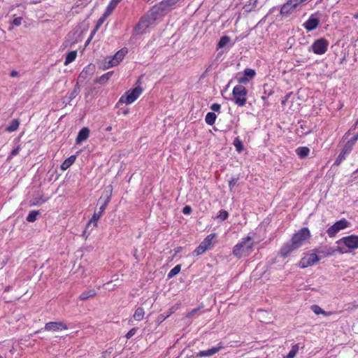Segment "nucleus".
I'll return each instance as SVG.
<instances>
[{"label": "nucleus", "mask_w": 358, "mask_h": 358, "mask_svg": "<svg viewBox=\"0 0 358 358\" xmlns=\"http://www.w3.org/2000/svg\"><path fill=\"white\" fill-rule=\"evenodd\" d=\"M38 2H40V1L34 0V1H33L32 3H37Z\"/></svg>", "instance_id": "nucleus-61"}, {"label": "nucleus", "mask_w": 358, "mask_h": 358, "mask_svg": "<svg viewBox=\"0 0 358 358\" xmlns=\"http://www.w3.org/2000/svg\"><path fill=\"white\" fill-rule=\"evenodd\" d=\"M230 41V38L227 36H224L220 38L218 42L217 46L220 48L224 47Z\"/></svg>", "instance_id": "nucleus-39"}, {"label": "nucleus", "mask_w": 358, "mask_h": 358, "mask_svg": "<svg viewBox=\"0 0 358 358\" xmlns=\"http://www.w3.org/2000/svg\"><path fill=\"white\" fill-rule=\"evenodd\" d=\"M180 265H176L174 266L168 273V278H171L176 275L180 271Z\"/></svg>", "instance_id": "nucleus-38"}, {"label": "nucleus", "mask_w": 358, "mask_h": 358, "mask_svg": "<svg viewBox=\"0 0 358 358\" xmlns=\"http://www.w3.org/2000/svg\"><path fill=\"white\" fill-rule=\"evenodd\" d=\"M355 18H358V14H356V15H355Z\"/></svg>", "instance_id": "nucleus-64"}, {"label": "nucleus", "mask_w": 358, "mask_h": 358, "mask_svg": "<svg viewBox=\"0 0 358 358\" xmlns=\"http://www.w3.org/2000/svg\"><path fill=\"white\" fill-rule=\"evenodd\" d=\"M294 8L292 6V5L289 4V3L287 1L285 4L282 5V6L280 8V14L282 15H289L293 10Z\"/></svg>", "instance_id": "nucleus-20"}, {"label": "nucleus", "mask_w": 358, "mask_h": 358, "mask_svg": "<svg viewBox=\"0 0 358 358\" xmlns=\"http://www.w3.org/2000/svg\"><path fill=\"white\" fill-rule=\"evenodd\" d=\"M228 217H229L228 212L225 210H221L219 212V214L217 217L218 219H220V220L224 221V220H226L228 218Z\"/></svg>", "instance_id": "nucleus-42"}, {"label": "nucleus", "mask_w": 358, "mask_h": 358, "mask_svg": "<svg viewBox=\"0 0 358 358\" xmlns=\"http://www.w3.org/2000/svg\"><path fill=\"white\" fill-rule=\"evenodd\" d=\"M236 182H237V179H236V178H232L231 180H230L229 181V189L231 192H232L233 188L236 185Z\"/></svg>", "instance_id": "nucleus-47"}, {"label": "nucleus", "mask_w": 358, "mask_h": 358, "mask_svg": "<svg viewBox=\"0 0 358 358\" xmlns=\"http://www.w3.org/2000/svg\"><path fill=\"white\" fill-rule=\"evenodd\" d=\"M350 223L345 218L336 222L327 230V234L331 238L334 237L341 230L345 229L350 226Z\"/></svg>", "instance_id": "nucleus-7"}, {"label": "nucleus", "mask_w": 358, "mask_h": 358, "mask_svg": "<svg viewBox=\"0 0 358 358\" xmlns=\"http://www.w3.org/2000/svg\"><path fill=\"white\" fill-rule=\"evenodd\" d=\"M91 40H90V38L86 41V45L89 44Z\"/></svg>", "instance_id": "nucleus-62"}, {"label": "nucleus", "mask_w": 358, "mask_h": 358, "mask_svg": "<svg viewBox=\"0 0 358 358\" xmlns=\"http://www.w3.org/2000/svg\"><path fill=\"white\" fill-rule=\"evenodd\" d=\"M80 92V88L78 83L74 86L72 92L67 96L68 101L70 102L75 99Z\"/></svg>", "instance_id": "nucleus-28"}, {"label": "nucleus", "mask_w": 358, "mask_h": 358, "mask_svg": "<svg viewBox=\"0 0 358 358\" xmlns=\"http://www.w3.org/2000/svg\"><path fill=\"white\" fill-rule=\"evenodd\" d=\"M316 252L322 254L324 256H331L334 254L335 250L332 248H318L316 249Z\"/></svg>", "instance_id": "nucleus-23"}, {"label": "nucleus", "mask_w": 358, "mask_h": 358, "mask_svg": "<svg viewBox=\"0 0 358 358\" xmlns=\"http://www.w3.org/2000/svg\"><path fill=\"white\" fill-rule=\"evenodd\" d=\"M321 16L322 14L319 11L311 14L309 19L303 23V27L308 31H310L315 29L320 24V17Z\"/></svg>", "instance_id": "nucleus-9"}, {"label": "nucleus", "mask_w": 358, "mask_h": 358, "mask_svg": "<svg viewBox=\"0 0 358 358\" xmlns=\"http://www.w3.org/2000/svg\"><path fill=\"white\" fill-rule=\"evenodd\" d=\"M45 330L50 331H57L67 329L66 324L62 322H50L45 324Z\"/></svg>", "instance_id": "nucleus-13"}, {"label": "nucleus", "mask_w": 358, "mask_h": 358, "mask_svg": "<svg viewBox=\"0 0 358 358\" xmlns=\"http://www.w3.org/2000/svg\"><path fill=\"white\" fill-rule=\"evenodd\" d=\"M122 0H110L109 4L108 5L105 13H106V15H110L113 11L115 10L117 4L121 2Z\"/></svg>", "instance_id": "nucleus-19"}, {"label": "nucleus", "mask_w": 358, "mask_h": 358, "mask_svg": "<svg viewBox=\"0 0 358 358\" xmlns=\"http://www.w3.org/2000/svg\"><path fill=\"white\" fill-rule=\"evenodd\" d=\"M255 74V70L252 69H245L244 71L245 76H246L249 80L253 78Z\"/></svg>", "instance_id": "nucleus-41"}, {"label": "nucleus", "mask_w": 358, "mask_h": 358, "mask_svg": "<svg viewBox=\"0 0 358 358\" xmlns=\"http://www.w3.org/2000/svg\"><path fill=\"white\" fill-rule=\"evenodd\" d=\"M127 52V51L124 49L119 50L113 57L109 58L107 67L117 66L123 59Z\"/></svg>", "instance_id": "nucleus-12"}, {"label": "nucleus", "mask_w": 358, "mask_h": 358, "mask_svg": "<svg viewBox=\"0 0 358 358\" xmlns=\"http://www.w3.org/2000/svg\"><path fill=\"white\" fill-rule=\"evenodd\" d=\"M18 75H19V73L15 70H13L10 73V76L12 78L17 77Z\"/></svg>", "instance_id": "nucleus-53"}, {"label": "nucleus", "mask_w": 358, "mask_h": 358, "mask_svg": "<svg viewBox=\"0 0 358 358\" xmlns=\"http://www.w3.org/2000/svg\"><path fill=\"white\" fill-rule=\"evenodd\" d=\"M216 237L215 234H210L207 236L206 238L203 241V244L206 245V246L210 248L213 245V240Z\"/></svg>", "instance_id": "nucleus-37"}, {"label": "nucleus", "mask_w": 358, "mask_h": 358, "mask_svg": "<svg viewBox=\"0 0 358 358\" xmlns=\"http://www.w3.org/2000/svg\"><path fill=\"white\" fill-rule=\"evenodd\" d=\"M40 214V212L38 210H31L26 220L29 222H34L36 221L37 216Z\"/></svg>", "instance_id": "nucleus-33"}, {"label": "nucleus", "mask_w": 358, "mask_h": 358, "mask_svg": "<svg viewBox=\"0 0 358 358\" xmlns=\"http://www.w3.org/2000/svg\"><path fill=\"white\" fill-rule=\"evenodd\" d=\"M90 135V129L87 127H83L78 132V134L76 137V143L80 144L82 142L86 141Z\"/></svg>", "instance_id": "nucleus-16"}, {"label": "nucleus", "mask_w": 358, "mask_h": 358, "mask_svg": "<svg viewBox=\"0 0 358 358\" xmlns=\"http://www.w3.org/2000/svg\"><path fill=\"white\" fill-rule=\"evenodd\" d=\"M97 31H95V29L92 31L91 34H90V40H92L94 35L95 34V33Z\"/></svg>", "instance_id": "nucleus-56"}, {"label": "nucleus", "mask_w": 358, "mask_h": 358, "mask_svg": "<svg viewBox=\"0 0 358 358\" xmlns=\"http://www.w3.org/2000/svg\"><path fill=\"white\" fill-rule=\"evenodd\" d=\"M253 245V242L250 236L243 238L242 241L237 243L233 248V255L238 258L243 255L249 253Z\"/></svg>", "instance_id": "nucleus-4"}, {"label": "nucleus", "mask_w": 358, "mask_h": 358, "mask_svg": "<svg viewBox=\"0 0 358 358\" xmlns=\"http://www.w3.org/2000/svg\"><path fill=\"white\" fill-rule=\"evenodd\" d=\"M288 96H289V95H287V96H285V100H282V104H284V103H285V101L287 100V99L288 98Z\"/></svg>", "instance_id": "nucleus-60"}, {"label": "nucleus", "mask_w": 358, "mask_h": 358, "mask_svg": "<svg viewBox=\"0 0 358 358\" xmlns=\"http://www.w3.org/2000/svg\"><path fill=\"white\" fill-rule=\"evenodd\" d=\"M357 140L358 133L354 136H352L345 144L350 146L351 148H352Z\"/></svg>", "instance_id": "nucleus-44"}, {"label": "nucleus", "mask_w": 358, "mask_h": 358, "mask_svg": "<svg viewBox=\"0 0 358 358\" xmlns=\"http://www.w3.org/2000/svg\"><path fill=\"white\" fill-rule=\"evenodd\" d=\"M247 94L248 91L244 86L241 85L235 86L232 91L234 102L238 106H245L247 100Z\"/></svg>", "instance_id": "nucleus-5"}, {"label": "nucleus", "mask_w": 358, "mask_h": 358, "mask_svg": "<svg viewBox=\"0 0 358 358\" xmlns=\"http://www.w3.org/2000/svg\"><path fill=\"white\" fill-rule=\"evenodd\" d=\"M248 81H249V79L246 76H243L241 78H239L238 83H245Z\"/></svg>", "instance_id": "nucleus-51"}, {"label": "nucleus", "mask_w": 358, "mask_h": 358, "mask_svg": "<svg viewBox=\"0 0 358 358\" xmlns=\"http://www.w3.org/2000/svg\"><path fill=\"white\" fill-rule=\"evenodd\" d=\"M22 18L19 17H15L13 21V24L15 26H20L22 23Z\"/></svg>", "instance_id": "nucleus-50"}, {"label": "nucleus", "mask_w": 358, "mask_h": 358, "mask_svg": "<svg viewBox=\"0 0 358 358\" xmlns=\"http://www.w3.org/2000/svg\"><path fill=\"white\" fill-rule=\"evenodd\" d=\"M96 294V292L93 289L85 290L79 296V299L81 301L86 300L90 297L94 296Z\"/></svg>", "instance_id": "nucleus-22"}, {"label": "nucleus", "mask_w": 358, "mask_h": 358, "mask_svg": "<svg viewBox=\"0 0 358 358\" xmlns=\"http://www.w3.org/2000/svg\"><path fill=\"white\" fill-rule=\"evenodd\" d=\"M108 16L109 15H106V13L104 12L103 15L99 19L97 22V24L95 27V31H97L99 29L100 26L104 22V21Z\"/></svg>", "instance_id": "nucleus-43"}, {"label": "nucleus", "mask_w": 358, "mask_h": 358, "mask_svg": "<svg viewBox=\"0 0 358 358\" xmlns=\"http://www.w3.org/2000/svg\"><path fill=\"white\" fill-rule=\"evenodd\" d=\"M223 348V345L222 343H219L217 346L213 347L210 349L206 350L199 351L196 354V357H211L218 352L221 349Z\"/></svg>", "instance_id": "nucleus-14"}, {"label": "nucleus", "mask_w": 358, "mask_h": 358, "mask_svg": "<svg viewBox=\"0 0 358 358\" xmlns=\"http://www.w3.org/2000/svg\"><path fill=\"white\" fill-rule=\"evenodd\" d=\"M209 248L206 246V245L203 244V241L199 244V245L195 249L194 253L196 255H200L204 253Z\"/></svg>", "instance_id": "nucleus-32"}, {"label": "nucleus", "mask_w": 358, "mask_h": 358, "mask_svg": "<svg viewBox=\"0 0 358 358\" xmlns=\"http://www.w3.org/2000/svg\"><path fill=\"white\" fill-rule=\"evenodd\" d=\"M310 237V232L307 227H303L296 232L291 240L285 243L280 250V255L285 257L291 252L301 247Z\"/></svg>", "instance_id": "nucleus-1"}, {"label": "nucleus", "mask_w": 358, "mask_h": 358, "mask_svg": "<svg viewBox=\"0 0 358 358\" xmlns=\"http://www.w3.org/2000/svg\"><path fill=\"white\" fill-rule=\"evenodd\" d=\"M337 244L343 243L347 248L351 250H355L358 248V236L350 235L341 238L340 240L336 241Z\"/></svg>", "instance_id": "nucleus-10"}, {"label": "nucleus", "mask_w": 358, "mask_h": 358, "mask_svg": "<svg viewBox=\"0 0 358 358\" xmlns=\"http://www.w3.org/2000/svg\"><path fill=\"white\" fill-rule=\"evenodd\" d=\"M198 311V309H193L190 313H188L187 317H191Z\"/></svg>", "instance_id": "nucleus-54"}, {"label": "nucleus", "mask_w": 358, "mask_h": 358, "mask_svg": "<svg viewBox=\"0 0 358 358\" xmlns=\"http://www.w3.org/2000/svg\"><path fill=\"white\" fill-rule=\"evenodd\" d=\"M358 173V169L353 173V175Z\"/></svg>", "instance_id": "nucleus-63"}, {"label": "nucleus", "mask_w": 358, "mask_h": 358, "mask_svg": "<svg viewBox=\"0 0 358 358\" xmlns=\"http://www.w3.org/2000/svg\"><path fill=\"white\" fill-rule=\"evenodd\" d=\"M136 328H132L131 329H130L126 335L127 338H131L136 334Z\"/></svg>", "instance_id": "nucleus-48"}, {"label": "nucleus", "mask_w": 358, "mask_h": 358, "mask_svg": "<svg viewBox=\"0 0 358 358\" xmlns=\"http://www.w3.org/2000/svg\"><path fill=\"white\" fill-rule=\"evenodd\" d=\"M329 42L324 38H320L314 41L310 49L316 55L324 54L328 48Z\"/></svg>", "instance_id": "nucleus-8"}, {"label": "nucleus", "mask_w": 358, "mask_h": 358, "mask_svg": "<svg viewBox=\"0 0 358 358\" xmlns=\"http://www.w3.org/2000/svg\"><path fill=\"white\" fill-rule=\"evenodd\" d=\"M156 20L153 13H148L143 16L134 29V34L142 35L146 32L147 29Z\"/></svg>", "instance_id": "nucleus-2"}, {"label": "nucleus", "mask_w": 358, "mask_h": 358, "mask_svg": "<svg viewBox=\"0 0 358 358\" xmlns=\"http://www.w3.org/2000/svg\"><path fill=\"white\" fill-rule=\"evenodd\" d=\"M143 88L137 86L134 89L127 91L119 100V103H123L127 105L134 103L142 94Z\"/></svg>", "instance_id": "nucleus-6"}, {"label": "nucleus", "mask_w": 358, "mask_h": 358, "mask_svg": "<svg viewBox=\"0 0 358 358\" xmlns=\"http://www.w3.org/2000/svg\"><path fill=\"white\" fill-rule=\"evenodd\" d=\"M20 121L17 119H13L6 128L7 132L11 133L18 129Z\"/></svg>", "instance_id": "nucleus-18"}, {"label": "nucleus", "mask_w": 358, "mask_h": 358, "mask_svg": "<svg viewBox=\"0 0 358 358\" xmlns=\"http://www.w3.org/2000/svg\"><path fill=\"white\" fill-rule=\"evenodd\" d=\"M221 106L219 103H215L210 106V109L215 112H220Z\"/></svg>", "instance_id": "nucleus-46"}, {"label": "nucleus", "mask_w": 358, "mask_h": 358, "mask_svg": "<svg viewBox=\"0 0 358 358\" xmlns=\"http://www.w3.org/2000/svg\"><path fill=\"white\" fill-rule=\"evenodd\" d=\"M192 212V208L189 206H185L183 208H182V213L185 214V215H189Z\"/></svg>", "instance_id": "nucleus-49"}, {"label": "nucleus", "mask_w": 358, "mask_h": 358, "mask_svg": "<svg viewBox=\"0 0 358 358\" xmlns=\"http://www.w3.org/2000/svg\"><path fill=\"white\" fill-rule=\"evenodd\" d=\"M309 152L310 149L308 147H299L296 149V153L301 159L306 157Z\"/></svg>", "instance_id": "nucleus-24"}, {"label": "nucleus", "mask_w": 358, "mask_h": 358, "mask_svg": "<svg viewBox=\"0 0 358 358\" xmlns=\"http://www.w3.org/2000/svg\"><path fill=\"white\" fill-rule=\"evenodd\" d=\"M113 73V71L104 73L96 80V82L101 85L105 84L110 79Z\"/></svg>", "instance_id": "nucleus-31"}, {"label": "nucleus", "mask_w": 358, "mask_h": 358, "mask_svg": "<svg viewBox=\"0 0 358 358\" xmlns=\"http://www.w3.org/2000/svg\"><path fill=\"white\" fill-rule=\"evenodd\" d=\"M217 115L213 112H209L206 114L205 117L206 123L208 125H213L215 124V122L216 120Z\"/></svg>", "instance_id": "nucleus-27"}, {"label": "nucleus", "mask_w": 358, "mask_h": 358, "mask_svg": "<svg viewBox=\"0 0 358 358\" xmlns=\"http://www.w3.org/2000/svg\"><path fill=\"white\" fill-rule=\"evenodd\" d=\"M298 350H299V347L297 345H293L291 350L287 354L286 358H294L296 356V355L298 352Z\"/></svg>", "instance_id": "nucleus-40"}, {"label": "nucleus", "mask_w": 358, "mask_h": 358, "mask_svg": "<svg viewBox=\"0 0 358 358\" xmlns=\"http://www.w3.org/2000/svg\"><path fill=\"white\" fill-rule=\"evenodd\" d=\"M48 200L47 198H45L43 196H41L39 197L34 198L31 200V206H39L42 203H44Z\"/></svg>", "instance_id": "nucleus-34"}, {"label": "nucleus", "mask_w": 358, "mask_h": 358, "mask_svg": "<svg viewBox=\"0 0 358 358\" xmlns=\"http://www.w3.org/2000/svg\"><path fill=\"white\" fill-rule=\"evenodd\" d=\"M76 159V157L75 155H71L66 159L61 164L62 170L65 171L69 169L75 162Z\"/></svg>", "instance_id": "nucleus-17"}, {"label": "nucleus", "mask_w": 358, "mask_h": 358, "mask_svg": "<svg viewBox=\"0 0 358 358\" xmlns=\"http://www.w3.org/2000/svg\"><path fill=\"white\" fill-rule=\"evenodd\" d=\"M233 145L236 148V150L238 152L241 153L243 151V145L238 137L235 138V139L234 140Z\"/></svg>", "instance_id": "nucleus-35"}, {"label": "nucleus", "mask_w": 358, "mask_h": 358, "mask_svg": "<svg viewBox=\"0 0 358 358\" xmlns=\"http://www.w3.org/2000/svg\"><path fill=\"white\" fill-rule=\"evenodd\" d=\"M180 0H163L160 5L163 8H172L175 6Z\"/></svg>", "instance_id": "nucleus-30"}, {"label": "nucleus", "mask_w": 358, "mask_h": 358, "mask_svg": "<svg viewBox=\"0 0 358 358\" xmlns=\"http://www.w3.org/2000/svg\"><path fill=\"white\" fill-rule=\"evenodd\" d=\"M306 0H289L288 2L295 9L300 3L306 1Z\"/></svg>", "instance_id": "nucleus-45"}, {"label": "nucleus", "mask_w": 358, "mask_h": 358, "mask_svg": "<svg viewBox=\"0 0 358 358\" xmlns=\"http://www.w3.org/2000/svg\"><path fill=\"white\" fill-rule=\"evenodd\" d=\"M352 148H351L350 146H348V145L345 144V145L343 146L341 152H340V154L338 155V156L337 157L336 159L335 160L334 162V165H336V166H338L341 164V163L345 159L347 155H348L350 152L352 151Z\"/></svg>", "instance_id": "nucleus-15"}, {"label": "nucleus", "mask_w": 358, "mask_h": 358, "mask_svg": "<svg viewBox=\"0 0 358 358\" xmlns=\"http://www.w3.org/2000/svg\"><path fill=\"white\" fill-rule=\"evenodd\" d=\"M320 258L315 253L308 254L302 258L300 264L302 268L310 266L318 262Z\"/></svg>", "instance_id": "nucleus-11"}, {"label": "nucleus", "mask_w": 358, "mask_h": 358, "mask_svg": "<svg viewBox=\"0 0 358 358\" xmlns=\"http://www.w3.org/2000/svg\"><path fill=\"white\" fill-rule=\"evenodd\" d=\"M128 113H129V109H128V108L125 109V110H123V112H122V113H123V115H127L128 114Z\"/></svg>", "instance_id": "nucleus-58"}, {"label": "nucleus", "mask_w": 358, "mask_h": 358, "mask_svg": "<svg viewBox=\"0 0 358 358\" xmlns=\"http://www.w3.org/2000/svg\"><path fill=\"white\" fill-rule=\"evenodd\" d=\"M112 130V127L111 126H108L106 128V131H110Z\"/></svg>", "instance_id": "nucleus-59"}, {"label": "nucleus", "mask_w": 358, "mask_h": 358, "mask_svg": "<svg viewBox=\"0 0 358 358\" xmlns=\"http://www.w3.org/2000/svg\"><path fill=\"white\" fill-rule=\"evenodd\" d=\"M20 148L19 147L13 149L10 152V156H15L17 155L19 153Z\"/></svg>", "instance_id": "nucleus-52"}, {"label": "nucleus", "mask_w": 358, "mask_h": 358, "mask_svg": "<svg viewBox=\"0 0 358 358\" xmlns=\"http://www.w3.org/2000/svg\"><path fill=\"white\" fill-rule=\"evenodd\" d=\"M334 250H335V252L338 251L341 254H343L344 253V251L343 250V248L341 247H338L336 249H334Z\"/></svg>", "instance_id": "nucleus-55"}, {"label": "nucleus", "mask_w": 358, "mask_h": 358, "mask_svg": "<svg viewBox=\"0 0 358 358\" xmlns=\"http://www.w3.org/2000/svg\"><path fill=\"white\" fill-rule=\"evenodd\" d=\"M11 289H12V287L8 285V286L6 287V288L4 289V292H9Z\"/></svg>", "instance_id": "nucleus-57"}, {"label": "nucleus", "mask_w": 358, "mask_h": 358, "mask_svg": "<svg viewBox=\"0 0 358 358\" xmlns=\"http://www.w3.org/2000/svg\"><path fill=\"white\" fill-rule=\"evenodd\" d=\"M311 310L315 314V315H320L322 314L325 316H329L331 315V312H326L323 309H322L319 306L317 305H313L310 306Z\"/></svg>", "instance_id": "nucleus-25"}, {"label": "nucleus", "mask_w": 358, "mask_h": 358, "mask_svg": "<svg viewBox=\"0 0 358 358\" xmlns=\"http://www.w3.org/2000/svg\"><path fill=\"white\" fill-rule=\"evenodd\" d=\"M88 69L89 68H85L81 71V73H80V75L78 76V83L83 82L88 78V76L90 75V73L88 72Z\"/></svg>", "instance_id": "nucleus-36"}, {"label": "nucleus", "mask_w": 358, "mask_h": 358, "mask_svg": "<svg viewBox=\"0 0 358 358\" xmlns=\"http://www.w3.org/2000/svg\"><path fill=\"white\" fill-rule=\"evenodd\" d=\"M257 3L258 0H249V1L244 5L243 9L246 12H251L257 8Z\"/></svg>", "instance_id": "nucleus-21"}, {"label": "nucleus", "mask_w": 358, "mask_h": 358, "mask_svg": "<svg viewBox=\"0 0 358 358\" xmlns=\"http://www.w3.org/2000/svg\"><path fill=\"white\" fill-rule=\"evenodd\" d=\"M76 56H77V51L73 50V51L69 52L66 57V59L64 61V65L66 66V65L69 64L70 63L73 62L76 59Z\"/></svg>", "instance_id": "nucleus-29"}, {"label": "nucleus", "mask_w": 358, "mask_h": 358, "mask_svg": "<svg viewBox=\"0 0 358 358\" xmlns=\"http://www.w3.org/2000/svg\"><path fill=\"white\" fill-rule=\"evenodd\" d=\"M145 315L144 309L142 307H138L136 309L133 317L136 321H141Z\"/></svg>", "instance_id": "nucleus-26"}, {"label": "nucleus", "mask_w": 358, "mask_h": 358, "mask_svg": "<svg viewBox=\"0 0 358 358\" xmlns=\"http://www.w3.org/2000/svg\"><path fill=\"white\" fill-rule=\"evenodd\" d=\"M103 194H105V200H104L103 203L101 204V206H100L99 212H94V215H92V217L88 222L87 227L90 225H91L92 224H93L94 227H97V222H98V220L101 217L103 213L104 212V210H106L108 203L110 202V198H111V194H112V187H111V186H108L106 188Z\"/></svg>", "instance_id": "nucleus-3"}]
</instances>
